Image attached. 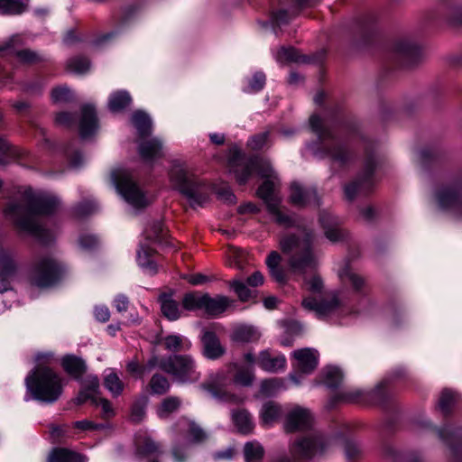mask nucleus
<instances>
[{
  "label": "nucleus",
  "mask_w": 462,
  "mask_h": 462,
  "mask_svg": "<svg viewBox=\"0 0 462 462\" xmlns=\"http://www.w3.org/2000/svg\"><path fill=\"white\" fill-rule=\"evenodd\" d=\"M24 11V5L20 0H0V14H16Z\"/></svg>",
  "instance_id": "nucleus-46"
},
{
  "label": "nucleus",
  "mask_w": 462,
  "mask_h": 462,
  "mask_svg": "<svg viewBox=\"0 0 462 462\" xmlns=\"http://www.w3.org/2000/svg\"><path fill=\"white\" fill-rule=\"evenodd\" d=\"M290 199L292 204L300 207L319 205L316 190L312 188H304L298 182L291 183Z\"/></svg>",
  "instance_id": "nucleus-16"
},
{
  "label": "nucleus",
  "mask_w": 462,
  "mask_h": 462,
  "mask_svg": "<svg viewBox=\"0 0 462 462\" xmlns=\"http://www.w3.org/2000/svg\"><path fill=\"white\" fill-rule=\"evenodd\" d=\"M160 369L181 383H195L200 378L197 363L190 355H173L162 358Z\"/></svg>",
  "instance_id": "nucleus-6"
},
{
  "label": "nucleus",
  "mask_w": 462,
  "mask_h": 462,
  "mask_svg": "<svg viewBox=\"0 0 462 462\" xmlns=\"http://www.w3.org/2000/svg\"><path fill=\"white\" fill-rule=\"evenodd\" d=\"M137 259L139 265L149 274H154L157 272L156 264L152 259L151 251L147 248H142L138 251Z\"/></svg>",
  "instance_id": "nucleus-43"
},
{
  "label": "nucleus",
  "mask_w": 462,
  "mask_h": 462,
  "mask_svg": "<svg viewBox=\"0 0 462 462\" xmlns=\"http://www.w3.org/2000/svg\"><path fill=\"white\" fill-rule=\"evenodd\" d=\"M17 270V263L10 253H0V292L11 288V281Z\"/></svg>",
  "instance_id": "nucleus-13"
},
{
  "label": "nucleus",
  "mask_w": 462,
  "mask_h": 462,
  "mask_svg": "<svg viewBox=\"0 0 462 462\" xmlns=\"http://www.w3.org/2000/svg\"><path fill=\"white\" fill-rule=\"evenodd\" d=\"M58 205L56 198L40 195L26 204L11 203L5 213L20 229L40 237L43 228L38 222V217L51 214Z\"/></svg>",
  "instance_id": "nucleus-2"
},
{
  "label": "nucleus",
  "mask_w": 462,
  "mask_h": 462,
  "mask_svg": "<svg viewBox=\"0 0 462 462\" xmlns=\"http://www.w3.org/2000/svg\"><path fill=\"white\" fill-rule=\"evenodd\" d=\"M94 404L97 406H101L104 417L109 418L115 415L112 404L107 399L98 396L97 397V403Z\"/></svg>",
  "instance_id": "nucleus-59"
},
{
  "label": "nucleus",
  "mask_w": 462,
  "mask_h": 462,
  "mask_svg": "<svg viewBox=\"0 0 462 462\" xmlns=\"http://www.w3.org/2000/svg\"><path fill=\"white\" fill-rule=\"evenodd\" d=\"M205 293L193 291L186 293L181 300L182 309L188 311L203 310Z\"/></svg>",
  "instance_id": "nucleus-35"
},
{
  "label": "nucleus",
  "mask_w": 462,
  "mask_h": 462,
  "mask_svg": "<svg viewBox=\"0 0 462 462\" xmlns=\"http://www.w3.org/2000/svg\"><path fill=\"white\" fill-rule=\"evenodd\" d=\"M395 50L398 53L403 55H412L416 52V46L408 41H402L396 44Z\"/></svg>",
  "instance_id": "nucleus-58"
},
{
  "label": "nucleus",
  "mask_w": 462,
  "mask_h": 462,
  "mask_svg": "<svg viewBox=\"0 0 462 462\" xmlns=\"http://www.w3.org/2000/svg\"><path fill=\"white\" fill-rule=\"evenodd\" d=\"M145 232L149 239L160 240L164 236L163 224L160 221L153 222Z\"/></svg>",
  "instance_id": "nucleus-52"
},
{
  "label": "nucleus",
  "mask_w": 462,
  "mask_h": 462,
  "mask_svg": "<svg viewBox=\"0 0 462 462\" xmlns=\"http://www.w3.org/2000/svg\"><path fill=\"white\" fill-rule=\"evenodd\" d=\"M282 257L276 251H272L265 261L272 278L280 284H285L288 281L287 273L281 267Z\"/></svg>",
  "instance_id": "nucleus-24"
},
{
  "label": "nucleus",
  "mask_w": 462,
  "mask_h": 462,
  "mask_svg": "<svg viewBox=\"0 0 462 462\" xmlns=\"http://www.w3.org/2000/svg\"><path fill=\"white\" fill-rule=\"evenodd\" d=\"M90 68L89 60L82 56H76L68 60L66 69L68 71L76 74H84Z\"/></svg>",
  "instance_id": "nucleus-40"
},
{
  "label": "nucleus",
  "mask_w": 462,
  "mask_h": 462,
  "mask_svg": "<svg viewBox=\"0 0 462 462\" xmlns=\"http://www.w3.org/2000/svg\"><path fill=\"white\" fill-rule=\"evenodd\" d=\"M114 306L119 312L126 311L129 306L128 298L124 294L117 295L114 300Z\"/></svg>",
  "instance_id": "nucleus-64"
},
{
  "label": "nucleus",
  "mask_w": 462,
  "mask_h": 462,
  "mask_svg": "<svg viewBox=\"0 0 462 462\" xmlns=\"http://www.w3.org/2000/svg\"><path fill=\"white\" fill-rule=\"evenodd\" d=\"M94 315L97 320L106 322L110 318V311L106 306H97L94 310Z\"/></svg>",
  "instance_id": "nucleus-62"
},
{
  "label": "nucleus",
  "mask_w": 462,
  "mask_h": 462,
  "mask_svg": "<svg viewBox=\"0 0 462 462\" xmlns=\"http://www.w3.org/2000/svg\"><path fill=\"white\" fill-rule=\"evenodd\" d=\"M172 185L186 196L192 206H202L208 199L202 192L204 185L190 172L184 163L174 162L170 171Z\"/></svg>",
  "instance_id": "nucleus-5"
},
{
  "label": "nucleus",
  "mask_w": 462,
  "mask_h": 462,
  "mask_svg": "<svg viewBox=\"0 0 462 462\" xmlns=\"http://www.w3.org/2000/svg\"><path fill=\"white\" fill-rule=\"evenodd\" d=\"M457 395L450 390H444L439 398V409L447 412L450 410L456 401Z\"/></svg>",
  "instance_id": "nucleus-50"
},
{
  "label": "nucleus",
  "mask_w": 462,
  "mask_h": 462,
  "mask_svg": "<svg viewBox=\"0 0 462 462\" xmlns=\"http://www.w3.org/2000/svg\"><path fill=\"white\" fill-rule=\"evenodd\" d=\"M23 43V41L20 35H13L0 42V55L14 54L20 61L27 64H34L42 60V57L39 53L30 49H20Z\"/></svg>",
  "instance_id": "nucleus-10"
},
{
  "label": "nucleus",
  "mask_w": 462,
  "mask_h": 462,
  "mask_svg": "<svg viewBox=\"0 0 462 462\" xmlns=\"http://www.w3.org/2000/svg\"><path fill=\"white\" fill-rule=\"evenodd\" d=\"M304 287L310 292L318 293L321 291L323 288V282L319 275L313 274L310 279H304Z\"/></svg>",
  "instance_id": "nucleus-51"
},
{
  "label": "nucleus",
  "mask_w": 462,
  "mask_h": 462,
  "mask_svg": "<svg viewBox=\"0 0 462 462\" xmlns=\"http://www.w3.org/2000/svg\"><path fill=\"white\" fill-rule=\"evenodd\" d=\"M230 288L236 292L242 301L249 300L254 297V291L250 290L240 280H233L229 282Z\"/></svg>",
  "instance_id": "nucleus-45"
},
{
  "label": "nucleus",
  "mask_w": 462,
  "mask_h": 462,
  "mask_svg": "<svg viewBox=\"0 0 462 462\" xmlns=\"http://www.w3.org/2000/svg\"><path fill=\"white\" fill-rule=\"evenodd\" d=\"M310 125L311 129L320 137H325V133L323 131V123L322 120L316 115H313L310 118Z\"/></svg>",
  "instance_id": "nucleus-61"
},
{
  "label": "nucleus",
  "mask_w": 462,
  "mask_h": 462,
  "mask_svg": "<svg viewBox=\"0 0 462 462\" xmlns=\"http://www.w3.org/2000/svg\"><path fill=\"white\" fill-rule=\"evenodd\" d=\"M338 277L343 283L351 284L353 289L356 291H360L365 286L364 278L354 272L349 264H345L342 269L338 271Z\"/></svg>",
  "instance_id": "nucleus-31"
},
{
  "label": "nucleus",
  "mask_w": 462,
  "mask_h": 462,
  "mask_svg": "<svg viewBox=\"0 0 462 462\" xmlns=\"http://www.w3.org/2000/svg\"><path fill=\"white\" fill-rule=\"evenodd\" d=\"M149 386L153 394H164L171 387L169 380L162 374H155L152 376Z\"/></svg>",
  "instance_id": "nucleus-41"
},
{
  "label": "nucleus",
  "mask_w": 462,
  "mask_h": 462,
  "mask_svg": "<svg viewBox=\"0 0 462 462\" xmlns=\"http://www.w3.org/2000/svg\"><path fill=\"white\" fill-rule=\"evenodd\" d=\"M319 221L325 229L326 237L331 242H338L345 237V233L338 227L337 222L329 213H322Z\"/></svg>",
  "instance_id": "nucleus-25"
},
{
  "label": "nucleus",
  "mask_w": 462,
  "mask_h": 462,
  "mask_svg": "<svg viewBox=\"0 0 462 462\" xmlns=\"http://www.w3.org/2000/svg\"><path fill=\"white\" fill-rule=\"evenodd\" d=\"M282 386V382L278 378L263 380L261 383L260 391L263 395H273Z\"/></svg>",
  "instance_id": "nucleus-49"
},
{
  "label": "nucleus",
  "mask_w": 462,
  "mask_h": 462,
  "mask_svg": "<svg viewBox=\"0 0 462 462\" xmlns=\"http://www.w3.org/2000/svg\"><path fill=\"white\" fill-rule=\"evenodd\" d=\"M58 264L51 258L40 260L29 275V282L37 288H47L54 284L58 278Z\"/></svg>",
  "instance_id": "nucleus-8"
},
{
  "label": "nucleus",
  "mask_w": 462,
  "mask_h": 462,
  "mask_svg": "<svg viewBox=\"0 0 462 462\" xmlns=\"http://www.w3.org/2000/svg\"><path fill=\"white\" fill-rule=\"evenodd\" d=\"M99 393V380L96 375H88L84 382L83 388L76 398L78 404H82L87 401L97 403V397Z\"/></svg>",
  "instance_id": "nucleus-22"
},
{
  "label": "nucleus",
  "mask_w": 462,
  "mask_h": 462,
  "mask_svg": "<svg viewBox=\"0 0 462 462\" xmlns=\"http://www.w3.org/2000/svg\"><path fill=\"white\" fill-rule=\"evenodd\" d=\"M257 365L268 373H278L286 367V358L282 354H273L269 349L262 350L257 356Z\"/></svg>",
  "instance_id": "nucleus-14"
},
{
  "label": "nucleus",
  "mask_w": 462,
  "mask_h": 462,
  "mask_svg": "<svg viewBox=\"0 0 462 462\" xmlns=\"http://www.w3.org/2000/svg\"><path fill=\"white\" fill-rule=\"evenodd\" d=\"M201 342L203 346L202 354L208 359H219L226 353V348L221 344L219 338L215 332L209 329H203Z\"/></svg>",
  "instance_id": "nucleus-12"
},
{
  "label": "nucleus",
  "mask_w": 462,
  "mask_h": 462,
  "mask_svg": "<svg viewBox=\"0 0 462 462\" xmlns=\"http://www.w3.org/2000/svg\"><path fill=\"white\" fill-rule=\"evenodd\" d=\"M267 139H268V133L264 132V133H262V134L253 136L249 140L248 145L253 150H259V149H262L265 145V143H267Z\"/></svg>",
  "instance_id": "nucleus-55"
},
{
  "label": "nucleus",
  "mask_w": 462,
  "mask_h": 462,
  "mask_svg": "<svg viewBox=\"0 0 462 462\" xmlns=\"http://www.w3.org/2000/svg\"><path fill=\"white\" fill-rule=\"evenodd\" d=\"M61 365L69 374L77 379L86 371L84 360L74 355L65 356L61 360Z\"/></svg>",
  "instance_id": "nucleus-29"
},
{
  "label": "nucleus",
  "mask_w": 462,
  "mask_h": 462,
  "mask_svg": "<svg viewBox=\"0 0 462 462\" xmlns=\"http://www.w3.org/2000/svg\"><path fill=\"white\" fill-rule=\"evenodd\" d=\"M47 462H88V458L73 450L60 448L50 453Z\"/></svg>",
  "instance_id": "nucleus-28"
},
{
  "label": "nucleus",
  "mask_w": 462,
  "mask_h": 462,
  "mask_svg": "<svg viewBox=\"0 0 462 462\" xmlns=\"http://www.w3.org/2000/svg\"><path fill=\"white\" fill-rule=\"evenodd\" d=\"M260 337V331L255 327L250 325L236 326L231 335V340L240 344L257 342Z\"/></svg>",
  "instance_id": "nucleus-23"
},
{
  "label": "nucleus",
  "mask_w": 462,
  "mask_h": 462,
  "mask_svg": "<svg viewBox=\"0 0 462 462\" xmlns=\"http://www.w3.org/2000/svg\"><path fill=\"white\" fill-rule=\"evenodd\" d=\"M228 370L236 371L233 376V381L236 384L250 386L254 380V367H247L236 363H232L228 365Z\"/></svg>",
  "instance_id": "nucleus-27"
},
{
  "label": "nucleus",
  "mask_w": 462,
  "mask_h": 462,
  "mask_svg": "<svg viewBox=\"0 0 462 462\" xmlns=\"http://www.w3.org/2000/svg\"><path fill=\"white\" fill-rule=\"evenodd\" d=\"M136 454L143 457L158 455L161 453V446L150 436H138L135 440Z\"/></svg>",
  "instance_id": "nucleus-26"
},
{
  "label": "nucleus",
  "mask_w": 462,
  "mask_h": 462,
  "mask_svg": "<svg viewBox=\"0 0 462 462\" xmlns=\"http://www.w3.org/2000/svg\"><path fill=\"white\" fill-rule=\"evenodd\" d=\"M70 97V91L66 87L56 88L51 92V98L56 103L66 102L69 100Z\"/></svg>",
  "instance_id": "nucleus-54"
},
{
  "label": "nucleus",
  "mask_w": 462,
  "mask_h": 462,
  "mask_svg": "<svg viewBox=\"0 0 462 462\" xmlns=\"http://www.w3.org/2000/svg\"><path fill=\"white\" fill-rule=\"evenodd\" d=\"M265 84V76L263 73H255L250 81V88L253 91H259Z\"/></svg>",
  "instance_id": "nucleus-63"
},
{
  "label": "nucleus",
  "mask_w": 462,
  "mask_h": 462,
  "mask_svg": "<svg viewBox=\"0 0 462 462\" xmlns=\"http://www.w3.org/2000/svg\"><path fill=\"white\" fill-rule=\"evenodd\" d=\"M126 370L130 374L138 378L143 377L145 373V367L140 365L136 359H133L127 363Z\"/></svg>",
  "instance_id": "nucleus-56"
},
{
  "label": "nucleus",
  "mask_w": 462,
  "mask_h": 462,
  "mask_svg": "<svg viewBox=\"0 0 462 462\" xmlns=\"http://www.w3.org/2000/svg\"><path fill=\"white\" fill-rule=\"evenodd\" d=\"M282 414V408L273 402H265L260 412L262 424L265 427L272 426L279 420Z\"/></svg>",
  "instance_id": "nucleus-30"
},
{
  "label": "nucleus",
  "mask_w": 462,
  "mask_h": 462,
  "mask_svg": "<svg viewBox=\"0 0 462 462\" xmlns=\"http://www.w3.org/2000/svg\"><path fill=\"white\" fill-rule=\"evenodd\" d=\"M329 155L333 161L343 163L347 160L349 153L345 147L338 146L330 152Z\"/></svg>",
  "instance_id": "nucleus-60"
},
{
  "label": "nucleus",
  "mask_w": 462,
  "mask_h": 462,
  "mask_svg": "<svg viewBox=\"0 0 462 462\" xmlns=\"http://www.w3.org/2000/svg\"><path fill=\"white\" fill-rule=\"evenodd\" d=\"M188 436L191 442L201 443L208 439L206 431L194 421H188Z\"/></svg>",
  "instance_id": "nucleus-47"
},
{
  "label": "nucleus",
  "mask_w": 462,
  "mask_h": 462,
  "mask_svg": "<svg viewBox=\"0 0 462 462\" xmlns=\"http://www.w3.org/2000/svg\"><path fill=\"white\" fill-rule=\"evenodd\" d=\"M437 201L440 208L462 217V181L441 189L437 193Z\"/></svg>",
  "instance_id": "nucleus-9"
},
{
  "label": "nucleus",
  "mask_w": 462,
  "mask_h": 462,
  "mask_svg": "<svg viewBox=\"0 0 462 462\" xmlns=\"http://www.w3.org/2000/svg\"><path fill=\"white\" fill-rule=\"evenodd\" d=\"M293 357L295 358V367L302 374H310L318 365V352L304 348L293 352Z\"/></svg>",
  "instance_id": "nucleus-17"
},
{
  "label": "nucleus",
  "mask_w": 462,
  "mask_h": 462,
  "mask_svg": "<svg viewBox=\"0 0 462 462\" xmlns=\"http://www.w3.org/2000/svg\"><path fill=\"white\" fill-rule=\"evenodd\" d=\"M26 387L33 399L54 402L62 393L63 379L49 367L35 368L26 378Z\"/></svg>",
  "instance_id": "nucleus-4"
},
{
  "label": "nucleus",
  "mask_w": 462,
  "mask_h": 462,
  "mask_svg": "<svg viewBox=\"0 0 462 462\" xmlns=\"http://www.w3.org/2000/svg\"><path fill=\"white\" fill-rule=\"evenodd\" d=\"M232 300L226 296L217 295L214 298L208 293L204 296L203 310L206 314L215 317L220 315L231 305Z\"/></svg>",
  "instance_id": "nucleus-20"
},
{
  "label": "nucleus",
  "mask_w": 462,
  "mask_h": 462,
  "mask_svg": "<svg viewBox=\"0 0 462 462\" xmlns=\"http://www.w3.org/2000/svg\"><path fill=\"white\" fill-rule=\"evenodd\" d=\"M145 135L139 138L138 152L143 161L150 162L163 155L162 143L159 138H149Z\"/></svg>",
  "instance_id": "nucleus-15"
},
{
  "label": "nucleus",
  "mask_w": 462,
  "mask_h": 462,
  "mask_svg": "<svg viewBox=\"0 0 462 462\" xmlns=\"http://www.w3.org/2000/svg\"><path fill=\"white\" fill-rule=\"evenodd\" d=\"M104 385L115 397L119 396L124 390V383L112 369L107 370L104 377Z\"/></svg>",
  "instance_id": "nucleus-37"
},
{
  "label": "nucleus",
  "mask_w": 462,
  "mask_h": 462,
  "mask_svg": "<svg viewBox=\"0 0 462 462\" xmlns=\"http://www.w3.org/2000/svg\"><path fill=\"white\" fill-rule=\"evenodd\" d=\"M368 186L369 183L366 180L353 182L345 187V195L347 199L351 200L355 198L358 191L365 189Z\"/></svg>",
  "instance_id": "nucleus-53"
},
{
  "label": "nucleus",
  "mask_w": 462,
  "mask_h": 462,
  "mask_svg": "<svg viewBox=\"0 0 462 462\" xmlns=\"http://www.w3.org/2000/svg\"><path fill=\"white\" fill-rule=\"evenodd\" d=\"M229 166L239 184L246 183L254 173L265 178L266 180L257 190L258 196L266 203L276 223L283 226L295 225V220L280 208L281 199L275 194V189L280 184V180L268 161L260 158L243 161L240 154L236 153L230 159Z\"/></svg>",
  "instance_id": "nucleus-1"
},
{
  "label": "nucleus",
  "mask_w": 462,
  "mask_h": 462,
  "mask_svg": "<svg viewBox=\"0 0 462 462\" xmlns=\"http://www.w3.org/2000/svg\"><path fill=\"white\" fill-rule=\"evenodd\" d=\"M343 379L340 369L337 367H328L325 371L324 383L327 386L334 388L339 385Z\"/></svg>",
  "instance_id": "nucleus-48"
},
{
  "label": "nucleus",
  "mask_w": 462,
  "mask_h": 462,
  "mask_svg": "<svg viewBox=\"0 0 462 462\" xmlns=\"http://www.w3.org/2000/svg\"><path fill=\"white\" fill-rule=\"evenodd\" d=\"M132 98L125 90L112 93L108 100V107L112 112H120L131 104Z\"/></svg>",
  "instance_id": "nucleus-34"
},
{
  "label": "nucleus",
  "mask_w": 462,
  "mask_h": 462,
  "mask_svg": "<svg viewBox=\"0 0 462 462\" xmlns=\"http://www.w3.org/2000/svg\"><path fill=\"white\" fill-rule=\"evenodd\" d=\"M323 451V440L320 438H305L296 442L291 453L302 457H310Z\"/></svg>",
  "instance_id": "nucleus-18"
},
{
  "label": "nucleus",
  "mask_w": 462,
  "mask_h": 462,
  "mask_svg": "<svg viewBox=\"0 0 462 462\" xmlns=\"http://www.w3.org/2000/svg\"><path fill=\"white\" fill-rule=\"evenodd\" d=\"M314 235L310 231L287 234L280 238L282 252L289 255L288 264L293 273L304 274L317 265L313 252Z\"/></svg>",
  "instance_id": "nucleus-3"
},
{
  "label": "nucleus",
  "mask_w": 462,
  "mask_h": 462,
  "mask_svg": "<svg viewBox=\"0 0 462 462\" xmlns=\"http://www.w3.org/2000/svg\"><path fill=\"white\" fill-rule=\"evenodd\" d=\"M162 344L171 352L188 351L192 346L189 339L180 335H169L163 337Z\"/></svg>",
  "instance_id": "nucleus-32"
},
{
  "label": "nucleus",
  "mask_w": 462,
  "mask_h": 462,
  "mask_svg": "<svg viewBox=\"0 0 462 462\" xmlns=\"http://www.w3.org/2000/svg\"><path fill=\"white\" fill-rule=\"evenodd\" d=\"M233 420L240 432L246 434L253 430L254 423L251 415L246 411L233 412Z\"/></svg>",
  "instance_id": "nucleus-38"
},
{
  "label": "nucleus",
  "mask_w": 462,
  "mask_h": 462,
  "mask_svg": "<svg viewBox=\"0 0 462 462\" xmlns=\"http://www.w3.org/2000/svg\"><path fill=\"white\" fill-rule=\"evenodd\" d=\"M132 124L138 132L139 138L149 135L152 131V122L149 116L141 111H137L132 116Z\"/></svg>",
  "instance_id": "nucleus-36"
},
{
  "label": "nucleus",
  "mask_w": 462,
  "mask_h": 462,
  "mask_svg": "<svg viewBox=\"0 0 462 462\" xmlns=\"http://www.w3.org/2000/svg\"><path fill=\"white\" fill-rule=\"evenodd\" d=\"M162 314L170 320H176L181 316L182 307L171 295H162L160 298Z\"/></svg>",
  "instance_id": "nucleus-33"
},
{
  "label": "nucleus",
  "mask_w": 462,
  "mask_h": 462,
  "mask_svg": "<svg viewBox=\"0 0 462 462\" xmlns=\"http://www.w3.org/2000/svg\"><path fill=\"white\" fill-rule=\"evenodd\" d=\"M246 462H258L264 454L263 446L258 442H247L244 448Z\"/></svg>",
  "instance_id": "nucleus-42"
},
{
  "label": "nucleus",
  "mask_w": 462,
  "mask_h": 462,
  "mask_svg": "<svg viewBox=\"0 0 462 462\" xmlns=\"http://www.w3.org/2000/svg\"><path fill=\"white\" fill-rule=\"evenodd\" d=\"M116 189L124 199L134 208H143L149 204L148 199L133 180L131 173L125 170L113 172Z\"/></svg>",
  "instance_id": "nucleus-7"
},
{
  "label": "nucleus",
  "mask_w": 462,
  "mask_h": 462,
  "mask_svg": "<svg viewBox=\"0 0 462 462\" xmlns=\"http://www.w3.org/2000/svg\"><path fill=\"white\" fill-rule=\"evenodd\" d=\"M97 129V121L95 108L91 106L82 107V115L79 122V134L82 138L92 135Z\"/></svg>",
  "instance_id": "nucleus-21"
},
{
  "label": "nucleus",
  "mask_w": 462,
  "mask_h": 462,
  "mask_svg": "<svg viewBox=\"0 0 462 462\" xmlns=\"http://www.w3.org/2000/svg\"><path fill=\"white\" fill-rule=\"evenodd\" d=\"M37 362L36 368L47 367L46 365H51L54 360V354L51 352L38 353L35 356Z\"/></svg>",
  "instance_id": "nucleus-57"
},
{
  "label": "nucleus",
  "mask_w": 462,
  "mask_h": 462,
  "mask_svg": "<svg viewBox=\"0 0 462 462\" xmlns=\"http://www.w3.org/2000/svg\"><path fill=\"white\" fill-rule=\"evenodd\" d=\"M276 60L281 63H289V62H303L305 59L302 58L292 47H281L276 55Z\"/></svg>",
  "instance_id": "nucleus-39"
},
{
  "label": "nucleus",
  "mask_w": 462,
  "mask_h": 462,
  "mask_svg": "<svg viewBox=\"0 0 462 462\" xmlns=\"http://www.w3.org/2000/svg\"><path fill=\"white\" fill-rule=\"evenodd\" d=\"M181 401L176 396H170L165 398L160 407L158 408L157 413L160 418H164L170 413L177 411L180 406Z\"/></svg>",
  "instance_id": "nucleus-44"
},
{
  "label": "nucleus",
  "mask_w": 462,
  "mask_h": 462,
  "mask_svg": "<svg viewBox=\"0 0 462 462\" xmlns=\"http://www.w3.org/2000/svg\"><path fill=\"white\" fill-rule=\"evenodd\" d=\"M312 416L309 410L301 407H295L290 411L284 422L286 432L303 430L310 427Z\"/></svg>",
  "instance_id": "nucleus-11"
},
{
  "label": "nucleus",
  "mask_w": 462,
  "mask_h": 462,
  "mask_svg": "<svg viewBox=\"0 0 462 462\" xmlns=\"http://www.w3.org/2000/svg\"><path fill=\"white\" fill-rule=\"evenodd\" d=\"M339 306L338 295L335 294L329 302H318L314 298L308 297L302 300V307L310 311H314L318 317H323Z\"/></svg>",
  "instance_id": "nucleus-19"
}]
</instances>
